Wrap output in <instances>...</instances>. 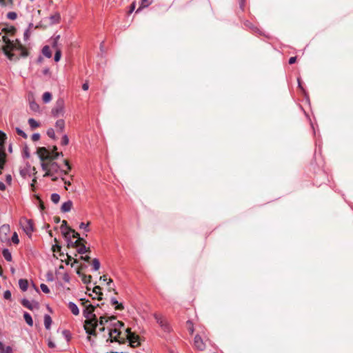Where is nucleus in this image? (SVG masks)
<instances>
[{
  "mask_svg": "<svg viewBox=\"0 0 353 353\" xmlns=\"http://www.w3.org/2000/svg\"><path fill=\"white\" fill-rule=\"evenodd\" d=\"M115 321L116 317L112 316L107 317L102 316L99 318V332H104L105 329L108 330L107 335H104L103 338L107 342L117 341L119 343H123L125 341V333L122 334L120 329L124 326V323L121 321H117L115 323L111 324L109 321Z\"/></svg>",
  "mask_w": 353,
  "mask_h": 353,
  "instance_id": "f257e3e1",
  "label": "nucleus"
},
{
  "mask_svg": "<svg viewBox=\"0 0 353 353\" xmlns=\"http://www.w3.org/2000/svg\"><path fill=\"white\" fill-rule=\"evenodd\" d=\"M0 36L5 43L3 46V50L5 54L11 61H16L19 59L20 57H27V50L18 41L15 43L10 41L5 34Z\"/></svg>",
  "mask_w": 353,
  "mask_h": 353,
  "instance_id": "f03ea898",
  "label": "nucleus"
},
{
  "mask_svg": "<svg viewBox=\"0 0 353 353\" xmlns=\"http://www.w3.org/2000/svg\"><path fill=\"white\" fill-rule=\"evenodd\" d=\"M99 325L96 315H94L92 318L88 319L85 321L84 328L86 333L89 335L88 336V340H90V336H96L97 335V327Z\"/></svg>",
  "mask_w": 353,
  "mask_h": 353,
  "instance_id": "7ed1b4c3",
  "label": "nucleus"
},
{
  "mask_svg": "<svg viewBox=\"0 0 353 353\" xmlns=\"http://www.w3.org/2000/svg\"><path fill=\"white\" fill-rule=\"evenodd\" d=\"M52 115L54 117H62L65 114V102L62 98L57 100L54 108L51 111Z\"/></svg>",
  "mask_w": 353,
  "mask_h": 353,
  "instance_id": "20e7f679",
  "label": "nucleus"
},
{
  "mask_svg": "<svg viewBox=\"0 0 353 353\" xmlns=\"http://www.w3.org/2000/svg\"><path fill=\"white\" fill-rule=\"evenodd\" d=\"M208 340V334L205 331L202 332V336L196 334L194 339V347L195 349L199 351L205 350L206 345L203 340Z\"/></svg>",
  "mask_w": 353,
  "mask_h": 353,
  "instance_id": "39448f33",
  "label": "nucleus"
},
{
  "mask_svg": "<svg viewBox=\"0 0 353 353\" xmlns=\"http://www.w3.org/2000/svg\"><path fill=\"white\" fill-rule=\"evenodd\" d=\"M125 340H128L131 347H135L139 345V336L131 332L130 328H127L125 332Z\"/></svg>",
  "mask_w": 353,
  "mask_h": 353,
  "instance_id": "423d86ee",
  "label": "nucleus"
},
{
  "mask_svg": "<svg viewBox=\"0 0 353 353\" xmlns=\"http://www.w3.org/2000/svg\"><path fill=\"white\" fill-rule=\"evenodd\" d=\"M154 317L155 320L157 321V323L160 325V327L165 331V332H169L170 331V326L168 325V323L167 320L161 315L158 314H154Z\"/></svg>",
  "mask_w": 353,
  "mask_h": 353,
  "instance_id": "0eeeda50",
  "label": "nucleus"
},
{
  "mask_svg": "<svg viewBox=\"0 0 353 353\" xmlns=\"http://www.w3.org/2000/svg\"><path fill=\"white\" fill-rule=\"evenodd\" d=\"M10 231V225L8 224H4L0 227V239L1 241H7L8 240Z\"/></svg>",
  "mask_w": 353,
  "mask_h": 353,
  "instance_id": "6e6552de",
  "label": "nucleus"
},
{
  "mask_svg": "<svg viewBox=\"0 0 353 353\" xmlns=\"http://www.w3.org/2000/svg\"><path fill=\"white\" fill-rule=\"evenodd\" d=\"M37 154L42 161L51 160L52 156L50 151L44 147L39 148L37 149Z\"/></svg>",
  "mask_w": 353,
  "mask_h": 353,
  "instance_id": "1a4fd4ad",
  "label": "nucleus"
},
{
  "mask_svg": "<svg viewBox=\"0 0 353 353\" xmlns=\"http://www.w3.org/2000/svg\"><path fill=\"white\" fill-rule=\"evenodd\" d=\"M23 228L24 232L28 235H30L34 230L32 221L30 219H25L23 223Z\"/></svg>",
  "mask_w": 353,
  "mask_h": 353,
  "instance_id": "9d476101",
  "label": "nucleus"
},
{
  "mask_svg": "<svg viewBox=\"0 0 353 353\" xmlns=\"http://www.w3.org/2000/svg\"><path fill=\"white\" fill-rule=\"evenodd\" d=\"M95 307L91 304H89L88 306H86V308H85L83 311L84 316L88 319L92 318L94 314H93V312L94 310Z\"/></svg>",
  "mask_w": 353,
  "mask_h": 353,
  "instance_id": "9b49d317",
  "label": "nucleus"
},
{
  "mask_svg": "<svg viewBox=\"0 0 353 353\" xmlns=\"http://www.w3.org/2000/svg\"><path fill=\"white\" fill-rule=\"evenodd\" d=\"M0 7L12 9L14 7V0H0Z\"/></svg>",
  "mask_w": 353,
  "mask_h": 353,
  "instance_id": "f8f14e48",
  "label": "nucleus"
},
{
  "mask_svg": "<svg viewBox=\"0 0 353 353\" xmlns=\"http://www.w3.org/2000/svg\"><path fill=\"white\" fill-rule=\"evenodd\" d=\"M21 303L24 307H26L31 310H32L34 309H37L39 307L38 303H32L27 299H23L21 301Z\"/></svg>",
  "mask_w": 353,
  "mask_h": 353,
  "instance_id": "ddd939ff",
  "label": "nucleus"
},
{
  "mask_svg": "<svg viewBox=\"0 0 353 353\" xmlns=\"http://www.w3.org/2000/svg\"><path fill=\"white\" fill-rule=\"evenodd\" d=\"M68 223H67V221L63 220L62 221V223H61V232L63 234V236H65V238L66 239H68L69 238V232H68Z\"/></svg>",
  "mask_w": 353,
  "mask_h": 353,
  "instance_id": "4468645a",
  "label": "nucleus"
},
{
  "mask_svg": "<svg viewBox=\"0 0 353 353\" xmlns=\"http://www.w3.org/2000/svg\"><path fill=\"white\" fill-rule=\"evenodd\" d=\"M5 162H6L5 149L2 148V146L0 144V170L3 169Z\"/></svg>",
  "mask_w": 353,
  "mask_h": 353,
  "instance_id": "2eb2a0df",
  "label": "nucleus"
},
{
  "mask_svg": "<svg viewBox=\"0 0 353 353\" xmlns=\"http://www.w3.org/2000/svg\"><path fill=\"white\" fill-rule=\"evenodd\" d=\"M153 3V0H141V4L139 8L137 10L136 12H139L143 8L148 7Z\"/></svg>",
  "mask_w": 353,
  "mask_h": 353,
  "instance_id": "dca6fc26",
  "label": "nucleus"
},
{
  "mask_svg": "<svg viewBox=\"0 0 353 353\" xmlns=\"http://www.w3.org/2000/svg\"><path fill=\"white\" fill-rule=\"evenodd\" d=\"M72 207V202L71 201H68L63 203L61 205V211L63 212H68L70 211Z\"/></svg>",
  "mask_w": 353,
  "mask_h": 353,
  "instance_id": "f3484780",
  "label": "nucleus"
},
{
  "mask_svg": "<svg viewBox=\"0 0 353 353\" xmlns=\"http://www.w3.org/2000/svg\"><path fill=\"white\" fill-rule=\"evenodd\" d=\"M85 242L82 241L81 243L80 244V245L78 247V248H77L78 253L83 254L84 253L90 252V248H86V246L85 245Z\"/></svg>",
  "mask_w": 353,
  "mask_h": 353,
  "instance_id": "a211bd4d",
  "label": "nucleus"
},
{
  "mask_svg": "<svg viewBox=\"0 0 353 353\" xmlns=\"http://www.w3.org/2000/svg\"><path fill=\"white\" fill-rule=\"evenodd\" d=\"M68 307L74 315L77 316L79 314V308L75 303L70 302L68 303Z\"/></svg>",
  "mask_w": 353,
  "mask_h": 353,
  "instance_id": "6ab92c4d",
  "label": "nucleus"
},
{
  "mask_svg": "<svg viewBox=\"0 0 353 353\" xmlns=\"http://www.w3.org/2000/svg\"><path fill=\"white\" fill-rule=\"evenodd\" d=\"M50 23L52 24L58 23L61 20V15L59 13L56 12L54 14L51 15L50 17Z\"/></svg>",
  "mask_w": 353,
  "mask_h": 353,
  "instance_id": "aec40b11",
  "label": "nucleus"
},
{
  "mask_svg": "<svg viewBox=\"0 0 353 353\" xmlns=\"http://www.w3.org/2000/svg\"><path fill=\"white\" fill-rule=\"evenodd\" d=\"M19 285L20 289L22 291L25 292L27 290L28 287V283L26 279H20L19 281Z\"/></svg>",
  "mask_w": 353,
  "mask_h": 353,
  "instance_id": "412c9836",
  "label": "nucleus"
},
{
  "mask_svg": "<svg viewBox=\"0 0 353 353\" xmlns=\"http://www.w3.org/2000/svg\"><path fill=\"white\" fill-rule=\"evenodd\" d=\"M82 241L85 242V241L83 238H79V239H77V241H75L74 242L70 241L68 243V246L78 248V247L80 245Z\"/></svg>",
  "mask_w": 353,
  "mask_h": 353,
  "instance_id": "4be33fe9",
  "label": "nucleus"
},
{
  "mask_svg": "<svg viewBox=\"0 0 353 353\" xmlns=\"http://www.w3.org/2000/svg\"><path fill=\"white\" fill-rule=\"evenodd\" d=\"M55 126L57 129V130H59L60 132H63L65 128V122L63 119H59L55 123Z\"/></svg>",
  "mask_w": 353,
  "mask_h": 353,
  "instance_id": "5701e85b",
  "label": "nucleus"
},
{
  "mask_svg": "<svg viewBox=\"0 0 353 353\" xmlns=\"http://www.w3.org/2000/svg\"><path fill=\"white\" fill-rule=\"evenodd\" d=\"M51 324H52V319H51V317L49 315L46 314L44 316V325H45V327L47 330H49L50 328Z\"/></svg>",
  "mask_w": 353,
  "mask_h": 353,
  "instance_id": "b1692460",
  "label": "nucleus"
},
{
  "mask_svg": "<svg viewBox=\"0 0 353 353\" xmlns=\"http://www.w3.org/2000/svg\"><path fill=\"white\" fill-rule=\"evenodd\" d=\"M111 303L112 305H115V310H123V305L121 303H119L115 298L111 299Z\"/></svg>",
  "mask_w": 353,
  "mask_h": 353,
  "instance_id": "393cba45",
  "label": "nucleus"
},
{
  "mask_svg": "<svg viewBox=\"0 0 353 353\" xmlns=\"http://www.w3.org/2000/svg\"><path fill=\"white\" fill-rule=\"evenodd\" d=\"M12 350L10 346L5 347L0 341V353H12Z\"/></svg>",
  "mask_w": 353,
  "mask_h": 353,
  "instance_id": "a878e982",
  "label": "nucleus"
},
{
  "mask_svg": "<svg viewBox=\"0 0 353 353\" xmlns=\"http://www.w3.org/2000/svg\"><path fill=\"white\" fill-rule=\"evenodd\" d=\"M28 124L30 125V127L32 130H34L40 126L39 123L32 118L28 119Z\"/></svg>",
  "mask_w": 353,
  "mask_h": 353,
  "instance_id": "bb28decb",
  "label": "nucleus"
},
{
  "mask_svg": "<svg viewBox=\"0 0 353 353\" xmlns=\"http://www.w3.org/2000/svg\"><path fill=\"white\" fill-rule=\"evenodd\" d=\"M23 318L28 325H33V321L30 314H28V312H25L23 314Z\"/></svg>",
  "mask_w": 353,
  "mask_h": 353,
  "instance_id": "cd10ccee",
  "label": "nucleus"
},
{
  "mask_svg": "<svg viewBox=\"0 0 353 353\" xmlns=\"http://www.w3.org/2000/svg\"><path fill=\"white\" fill-rule=\"evenodd\" d=\"M42 100L44 103H49L52 100V94L49 92H46L43 93L42 97Z\"/></svg>",
  "mask_w": 353,
  "mask_h": 353,
  "instance_id": "c85d7f7f",
  "label": "nucleus"
},
{
  "mask_svg": "<svg viewBox=\"0 0 353 353\" xmlns=\"http://www.w3.org/2000/svg\"><path fill=\"white\" fill-rule=\"evenodd\" d=\"M42 53L44 56H46L48 58H50L52 57V52L49 48V46H46L42 49Z\"/></svg>",
  "mask_w": 353,
  "mask_h": 353,
  "instance_id": "c756f323",
  "label": "nucleus"
},
{
  "mask_svg": "<svg viewBox=\"0 0 353 353\" xmlns=\"http://www.w3.org/2000/svg\"><path fill=\"white\" fill-rule=\"evenodd\" d=\"M2 254L6 261H12V254L8 249H4L3 250Z\"/></svg>",
  "mask_w": 353,
  "mask_h": 353,
  "instance_id": "7c9ffc66",
  "label": "nucleus"
},
{
  "mask_svg": "<svg viewBox=\"0 0 353 353\" xmlns=\"http://www.w3.org/2000/svg\"><path fill=\"white\" fill-rule=\"evenodd\" d=\"M101 287L97 285V286H95L93 290H92V292L94 293H95L96 295L98 296V297H97L98 300H101L102 299L103 294H102V292H101Z\"/></svg>",
  "mask_w": 353,
  "mask_h": 353,
  "instance_id": "2f4dec72",
  "label": "nucleus"
},
{
  "mask_svg": "<svg viewBox=\"0 0 353 353\" xmlns=\"http://www.w3.org/2000/svg\"><path fill=\"white\" fill-rule=\"evenodd\" d=\"M30 108L34 112H38L39 110V105L34 101L30 103Z\"/></svg>",
  "mask_w": 353,
  "mask_h": 353,
  "instance_id": "473e14b6",
  "label": "nucleus"
},
{
  "mask_svg": "<svg viewBox=\"0 0 353 353\" xmlns=\"http://www.w3.org/2000/svg\"><path fill=\"white\" fill-rule=\"evenodd\" d=\"M57 150V146H54L53 148L52 154H51V156H52L51 160L56 159L59 155H62V152L59 153L58 152H56Z\"/></svg>",
  "mask_w": 353,
  "mask_h": 353,
  "instance_id": "72a5a7b5",
  "label": "nucleus"
},
{
  "mask_svg": "<svg viewBox=\"0 0 353 353\" xmlns=\"http://www.w3.org/2000/svg\"><path fill=\"white\" fill-rule=\"evenodd\" d=\"M6 135L5 133L0 131V144L2 146V148H4V142L6 139Z\"/></svg>",
  "mask_w": 353,
  "mask_h": 353,
  "instance_id": "f704fd0d",
  "label": "nucleus"
},
{
  "mask_svg": "<svg viewBox=\"0 0 353 353\" xmlns=\"http://www.w3.org/2000/svg\"><path fill=\"white\" fill-rule=\"evenodd\" d=\"M51 200L53 203H58L60 200V196L57 193H54L51 195Z\"/></svg>",
  "mask_w": 353,
  "mask_h": 353,
  "instance_id": "c9c22d12",
  "label": "nucleus"
},
{
  "mask_svg": "<svg viewBox=\"0 0 353 353\" xmlns=\"http://www.w3.org/2000/svg\"><path fill=\"white\" fill-rule=\"evenodd\" d=\"M61 57V51L59 48L56 49L55 54H54V61L58 62Z\"/></svg>",
  "mask_w": 353,
  "mask_h": 353,
  "instance_id": "e433bc0d",
  "label": "nucleus"
},
{
  "mask_svg": "<svg viewBox=\"0 0 353 353\" xmlns=\"http://www.w3.org/2000/svg\"><path fill=\"white\" fill-rule=\"evenodd\" d=\"M186 324L188 331L190 332V334H192L194 333V326L192 322L190 321H188Z\"/></svg>",
  "mask_w": 353,
  "mask_h": 353,
  "instance_id": "4c0bfd02",
  "label": "nucleus"
},
{
  "mask_svg": "<svg viewBox=\"0 0 353 353\" xmlns=\"http://www.w3.org/2000/svg\"><path fill=\"white\" fill-rule=\"evenodd\" d=\"M92 266L94 270H98L100 268L99 261L97 259L92 260Z\"/></svg>",
  "mask_w": 353,
  "mask_h": 353,
  "instance_id": "58836bf2",
  "label": "nucleus"
},
{
  "mask_svg": "<svg viewBox=\"0 0 353 353\" xmlns=\"http://www.w3.org/2000/svg\"><path fill=\"white\" fill-rule=\"evenodd\" d=\"M81 279H82V281L84 283H88L90 282L91 281V279H92V276L90 275H85V274H82V276H81Z\"/></svg>",
  "mask_w": 353,
  "mask_h": 353,
  "instance_id": "ea45409f",
  "label": "nucleus"
},
{
  "mask_svg": "<svg viewBox=\"0 0 353 353\" xmlns=\"http://www.w3.org/2000/svg\"><path fill=\"white\" fill-rule=\"evenodd\" d=\"M17 17V14L14 12H10L7 14V18L10 20H15Z\"/></svg>",
  "mask_w": 353,
  "mask_h": 353,
  "instance_id": "a19ab883",
  "label": "nucleus"
},
{
  "mask_svg": "<svg viewBox=\"0 0 353 353\" xmlns=\"http://www.w3.org/2000/svg\"><path fill=\"white\" fill-rule=\"evenodd\" d=\"M16 132L18 135L22 137L24 139H26L28 137L27 134L19 128H16Z\"/></svg>",
  "mask_w": 353,
  "mask_h": 353,
  "instance_id": "79ce46f5",
  "label": "nucleus"
},
{
  "mask_svg": "<svg viewBox=\"0 0 353 353\" xmlns=\"http://www.w3.org/2000/svg\"><path fill=\"white\" fill-rule=\"evenodd\" d=\"M68 232H69V234L70 232L72 233V237L73 238H77V239H79V238H81L78 232H75L74 230H73V229H72L70 228H68Z\"/></svg>",
  "mask_w": 353,
  "mask_h": 353,
  "instance_id": "37998d69",
  "label": "nucleus"
},
{
  "mask_svg": "<svg viewBox=\"0 0 353 353\" xmlns=\"http://www.w3.org/2000/svg\"><path fill=\"white\" fill-rule=\"evenodd\" d=\"M59 168L58 164L55 162L50 163V169H51L52 171L57 172Z\"/></svg>",
  "mask_w": 353,
  "mask_h": 353,
  "instance_id": "c03bdc74",
  "label": "nucleus"
},
{
  "mask_svg": "<svg viewBox=\"0 0 353 353\" xmlns=\"http://www.w3.org/2000/svg\"><path fill=\"white\" fill-rule=\"evenodd\" d=\"M47 134L49 137L54 139H55L54 130L52 128H50L48 130Z\"/></svg>",
  "mask_w": 353,
  "mask_h": 353,
  "instance_id": "a18cd8bd",
  "label": "nucleus"
},
{
  "mask_svg": "<svg viewBox=\"0 0 353 353\" xmlns=\"http://www.w3.org/2000/svg\"><path fill=\"white\" fill-rule=\"evenodd\" d=\"M12 241L14 244H18L19 243V237H18V235H17V232H14V234H13V235L12 236Z\"/></svg>",
  "mask_w": 353,
  "mask_h": 353,
  "instance_id": "49530a36",
  "label": "nucleus"
},
{
  "mask_svg": "<svg viewBox=\"0 0 353 353\" xmlns=\"http://www.w3.org/2000/svg\"><path fill=\"white\" fill-rule=\"evenodd\" d=\"M89 225H90V222H88L86 224L84 223H81L79 225V228L81 229L85 230L86 232H88L89 231V228H88Z\"/></svg>",
  "mask_w": 353,
  "mask_h": 353,
  "instance_id": "de8ad7c7",
  "label": "nucleus"
},
{
  "mask_svg": "<svg viewBox=\"0 0 353 353\" xmlns=\"http://www.w3.org/2000/svg\"><path fill=\"white\" fill-rule=\"evenodd\" d=\"M40 288L44 293L48 294L50 292V290L46 284H43V283L41 284Z\"/></svg>",
  "mask_w": 353,
  "mask_h": 353,
  "instance_id": "09e8293b",
  "label": "nucleus"
},
{
  "mask_svg": "<svg viewBox=\"0 0 353 353\" xmlns=\"http://www.w3.org/2000/svg\"><path fill=\"white\" fill-rule=\"evenodd\" d=\"M69 143V139L67 135H63L61 139V144L63 145H66Z\"/></svg>",
  "mask_w": 353,
  "mask_h": 353,
  "instance_id": "8fccbe9b",
  "label": "nucleus"
},
{
  "mask_svg": "<svg viewBox=\"0 0 353 353\" xmlns=\"http://www.w3.org/2000/svg\"><path fill=\"white\" fill-rule=\"evenodd\" d=\"M42 170L46 171L50 169V163H41Z\"/></svg>",
  "mask_w": 353,
  "mask_h": 353,
  "instance_id": "3c124183",
  "label": "nucleus"
},
{
  "mask_svg": "<svg viewBox=\"0 0 353 353\" xmlns=\"http://www.w3.org/2000/svg\"><path fill=\"white\" fill-rule=\"evenodd\" d=\"M3 297L6 299H10L11 298V292L9 290H6L3 294Z\"/></svg>",
  "mask_w": 353,
  "mask_h": 353,
  "instance_id": "603ef678",
  "label": "nucleus"
},
{
  "mask_svg": "<svg viewBox=\"0 0 353 353\" xmlns=\"http://www.w3.org/2000/svg\"><path fill=\"white\" fill-rule=\"evenodd\" d=\"M80 301L81 302L82 305L85 307V308H86V306H88L90 303L89 300L85 299H80Z\"/></svg>",
  "mask_w": 353,
  "mask_h": 353,
  "instance_id": "864d4df0",
  "label": "nucleus"
},
{
  "mask_svg": "<svg viewBox=\"0 0 353 353\" xmlns=\"http://www.w3.org/2000/svg\"><path fill=\"white\" fill-rule=\"evenodd\" d=\"M40 139V134L38 133L33 134L32 136V140L33 141H37Z\"/></svg>",
  "mask_w": 353,
  "mask_h": 353,
  "instance_id": "5fc2aeb1",
  "label": "nucleus"
},
{
  "mask_svg": "<svg viewBox=\"0 0 353 353\" xmlns=\"http://www.w3.org/2000/svg\"><path fill=\"white\" fill-rule=\"evenodd\" d=\"M64 163H65V166L67 167V170L65 171V172H64L66 174H68V172L71 170V166L70 165L68 160H64Z\"/></svg>",
  "mask_w": 353,
  "mask_h": 353,
  "instance_id": "6e6d98bb",
  "label": "nucleus"
},
{
  "mask_svg": "<svg viewBox=\"0 0 353 353\" xmlns=\"http://www.w3.org/2000/svg\"><path fill=\"white\" fill-rule=\"evenodd\" d=\"M135 7H136V2L134 1V2H132V3L130 6V9L129 10V14H131L134 10Z\"/></svg>",
  "mask_w": 353,
  "mask_h": 353,
  "instance_id": "4d7b16f0",
  "label": "nucleus"
},
{
  "mask_svg": "<svg viewBox=\"0 0 353 353\" xmlns=\"http://www.w3.org/2000/svg\"><path fill=\"white\" fill-rule=\"evenodd\" d=\"M59 38H60V36H59V35L57 36V37L54 38V43H53V48H54L55 49L58 48L57 47V41H58V40H59Z\"/></svg>",
  "mask_w": 353,
  "mask_h": 353,
  "instance_id": "13d9d810",
  "label": "nucleus"
},
{
  "mask_svg": "<svg viewBox=\"0 0 353 353\" xmlns=\"http://www.w3.org/2000/svg\"><path fill=\"white\" fill-rule=\"evenodd\" d=\"M52 176V171L51 170V169L46 170L45 174L43 175V176Z\"/></svg>",
  "mask_w": 353,
  "mask_h": 353,
  "instance_id": "bf43d9fd",
  "label": "nucleus"
},
{
  "mask_svg": "<svg viewBox=\"0 0 353 353\" xmlns=\"http://www.w3.org/2000/svg\"><path fill=\"white\" fill-rule=\"evenodd\" d=\"M296 57H290V59H289V63L290 64H293L296 62Z\"/></svg>",
  "mask_w": 353,
  "mask_h": 353,
  "instance_id": "052dcab7",
  "label": "nucleus"
},
{
  "mask_svg": "<svg viewBox=\"0 0 353 353\" xmlns=\"http://www.w3.org/2000/svg\"><path fill=\"white\" fill-rule=\"evenodd\" d=\"M82 88L83 90H88V88H89V85L87 82H85V83L83 84L82 85Z\"/></svg>",
  "mask_w": 353,
  "mask_h": 353,
  "instance_id": "680f3d73",
  "label": "nucleus"
},
{
  "mask_svg": "<svg viewBox=\"0 0 353 353\" xmlns=\"http://www.w3.org/2000/svg\"><path fill=\"white\" fill-rule=\"evenodd\" d=\"M192 2L194 3H199V2H203V3H205L206 4L208 3V1L207 0H192Z\"/></svg>",
  "mask_w": 353,
  "mask_h": 353,
  "instance_id": "e2e57ef3",
  "label": "nucleus"
},
{
  "mask_svg": "<svg viewBox=\"0 0 353 353\" xmlns=\"http://www.w3.org/2000/svg\"><path fill=\"white\" fill-rule=\"evenodd\" d=\"M81 259L85 261H87L88 262L90 259V257L89 256H81Z\"/></svg>",
  "mask_w": 353,
  "mask_h": 353,
  "instance_id": "0e129e2a",
  "label": "nucleus"
},
{
  "mask_svg": "<svg viewBox=\"0 0 353 353\" xmlns=\"http://www.w3.org/2000/svg\"><path fill=\"white\" fill-rule=\"evenodd\" d=\"M5 190H6V185L3 182L0 181V190L3 191Z\"/></svg>",
  "mask_w": 353,
  "mask_h": 353,
  "instance_id": "69168bd1",
  "label": "nucleus"
},
{
  "mask_svg": "<svg viewBox=\"0 0 353 353\" xmlns=\"http://www.w3.org/2000/svg\"><path fill=\"white\" fill-rule=\"evenodd\" d=\"M11 181H12V176L11 175L8 174L6 176V181L8 183H11Z\"/></svg>",
  "mask_w": 353,
  "mask_h": 353,
  "instance_id": "338daca9",
  "label": "nucleus"
},
{
  "mask_svg": "<svg viewBox=\"0 0 353 353\" xmlns=\"http://www.w3.org/2000/svg\"><path fill=\"white\" fill-rule=\"evenodd\" d=\"M67 261H66V264H69V261H72V258L71 256L67 254Z\"/></svg>",
  "mask_w": 353,
  "mask_h": 353,
  "instance_id": "774afa93",
  "label": "nucleus"
}]
</instances>
